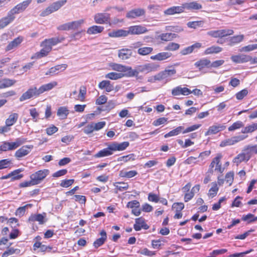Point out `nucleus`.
<instances>
[{
  "label": "nucleus",
  "instance_id": "1",
  "mask_svg": "<svg viewBox=\"0 0 257 257\" xmlns=\"http://www.w3.org/2000/svg\"><path fill=\"white\" fill-rule=\"evenodd\" d=\"M56 81H52L41 86L39 88L35 86L31 87L27 91L24 92L20 97L21 102L31 99L33 97H37L45 91H49L57 85Z\"/></svg>",
  "mask_w": 257,
  "mask_h": 257
},
{
  "label": "nucleus",
  "instance_id": "2",
  "mask_svg": "<svg viewBox=\"0 0 257 257\" xmlns=\"http://www.w3.org/2000/svg\"><path fill=\"white\" fill-rule=\"evenodd\" d=\"M67 2V0H61L53 3L49 7L47 8L43 11L40 16L45 17L49 14L58 11L61 7L64 5Z\"/></svg>",
  "mask_w": 257,
  "mask_h": 257
},
{
  "label": "nucleus",
  "instance_id": "3",
  "mask_svg": "<svg viewBox=\"0 0 257 257\" xmlns=\"http://www.w3.org/2000/svg\"><path fill=\"white\" fill-rule=\"evenodd\" d=\"M49 172V170L47 169L39 170L31 174L30 179H32L35 185L39 184L48 175Z\"/></svg>",
  "mask_w": 257,
  "mask_h": 257
},
{
  "label": "nucleus",
  "instance_id": "4",
  "mask_svg": "<svg viewBox=\"0 0 257 257\" xmlns=\"http://www.w3.org/2000/svg\"><path fill=\"white\" fill-rule=\"evenodd\" d=\"M110 20V14L107 13H98L94 15V22L97 24H107Z\"/></svg>",
  "mask_w": 257,
  "mask_h": 257
},
{
  "label": "nucleus",
  "instance_id": "5",
  "mask_svg": "<svg viewBox=\"0 0 257 257\" xmlns=\"http://www.w3.org/2000/svg\"><path fill=\"white\" fill-rule=\"evenodd\" d=\"M32 0L25 1L21 3L18 4L14 8L11 10L9 12L13 16H15L16 14L22 13L26 10V9L30 4Z\"/></svg>",
  "mask_w": 257,
  "mask_h": 257
},
{
  "label": "nucleus",
  "instance_id": "6",
  "mask_svg": "<svg viewBox=\"0 0 257 257\" xmlns=\"http://www.w3.org/2000/svg\"><path fill=\"white\" fill-rule=\"evenodd\" d=\"M146 11L142 8L134 9L128 11L126 14V17L128 19H133L138 17L145 16Z\"/></svg>",
  "mask_w": 257,
  "mask_h": 257
},
{
  "label": "nucleus",
  "instance_id": "7",
  "mask_svg": "<svg viewBox=\"0 0 257 257\" xmlns=\"http://www.w3.org/2000/svg\"><path fill=\"white\" fill-rule=\"evenodd\" d=\"M155 67L152 64L148 63L144 65L137 66L136 68L137 76L139 73H148L155 70Z\"/></svg>",
  "mask_w": 257,
  "mask_h": 257
},
{
  "label": "nucleus",
  "instance_id": "8",
  "mask_svg": "<svg viewBox=\"0 0 257 257\" xmlns=\"http://www.w3.org/2000/svg\"><path fill=\"white\" fill-rule=\"evenodd\" d=\"M231 61L235 63H244L251 60V56L244 54L232 55L230 58Z\"/></svg>",
  "mask_w": 257,
  "mask_h": 257
},
{
  "label": "nucleus",
  "instance_id": "9",
  "mask_svg": "<svg viewBox=\"0 0 257 257\" xmlns=\"http://www.w3.org/2000/svg\"><path fill=\"white\" fill-rule=\"evenodd\" d=\"M129 145L128 142H123L121 143L114 142L109 145V149L113 151H121L125 150Z\"/></svg>",
  "mask_w": 257,
  "mask_h": 257
},
{
  "label": "nucleus",
  "instance_id": "10",
  "mask_svg": "<svg viewBox=\"0 0 257 257\" xmlns=\"http://www.w3.org/2000/svg\"><path fill=\"white\" fill-rule=\"evenodd\" d=\"M245 139V137L242 136L233 137L230 139H228L222 141L220 143V146L224 147L227 146L233 145L234 144L242 141Z\"/></svg>",
  "mask_w": 257,
  "mask_h": 257
},
{
  "label": "nucleus",
  "instance_id": "11",
  "mask_svg": "<svg viewBox=\"0 0 257 257\" xmlns=\"http://www.w3.org/2000/svg\"><path fill=\"white\" fill-rule=\"evenodd\" d=\"M15 18V16H13L10 12H9L7 16L0 19V30L4 29L12 23Z\"/></svg>",
  "mask_w": 257,
  "mask_h": 257
},
{
  "label": "nucleus",
  "instance_id": "12",
  "mask_svg": "<svg viewBox=\"0 0 257 257\" xmlns=\"http://www.w3.org/2000/svg\"><path fill=\"white\" fill-rule=\"evenodd\" d=\"M191 93V90L187 87H182L180 86H177L172 90V94L173 96H178L180 94L188 95Z\"/></svg>",
  "mask_w": 257,
  "mask_h": 257
},
{
  "label": "nucleus",
  "instance_id": "13",
  "mask_svg": "<svg viewBox=\"0 0 257 257\" xmlns=\"http://www.w3.org/2000/svg\"><path fill=\"white\" fill-rule=\"evenodd\" d=\"M176 73V70L174 68L170 67L166 68L165 70L158 73L160 81L165 79H167L174 75Z\"/></svg>",
  "mask_w": 257,
  "mask_h": 257
},
{
  "label": "nucleus",
  "instance_id": "14",
  "mask_svg": "<svg viewBox=\"0 0 257 257\" xmlns=\"http://www.w3.org/2000/svg\"><path fill=\"white\" fill-rule=\"evenodd\" d=\"M33 148V146L26 145L24 146L18 150L15 153V157L20 158L27 155Z\"/></svg>",
  "mask_w": 257,
  "mask_h": 257
},
{
  "label": "nucleus",
  "instance_id": "15",
  "mask_svg": "<svg viewBox=\"0 0 257 257\" xmlns=\"http://www.w3.org/2000/svg\"><path fill=\"white\" fill-rule=\"evenodd\" d=\"M134 228L136 231H139L142 228L148 229L149 228V226L146 223L144 218L140 217L135 219Z\"/></svg>",
  "mask_w": 257,
  "mask_h": 257
},
{
  "label": "nucleus",
  "instance_id": "16",
  "mask_svg": "<svg viewBox=\"0 0 257 257\" xmlns=\"http://www.w3.org/2000/svg\"><path fill=\"white\" fill-rule=\"evenodd\" d=\"M225 128V125L221 124L212 125L209 127L205 135L207 136L211 134H216L219 132L224 130Z\"/></svg>",
  "mask_w": 257,
  "mask_h": 257
},
{
  "label": "nucleus",
  "instance_id": "17",
  "mask_svg": "<svg viewBox=\"0 0 257 257\" xmlns=\"http://www.w3.org/2000/svg\"><path fill=\"white\" fill-rule=\"evenodd\" d=\"M132 55L133 52L131 49L122 48L118 51V57L123 60L129 59Z\"/></svg>",
  "mask_w": 257,
  "mask_h": 257
},
{
  "label": "nucleus",
  "instance_id": "18",
  "mask_svg": "<svg viewBox=\"0 0 257 257\" xmlns=\"http://www.w3.org/2000/svg\"><path fill=\"white\" fill-rule=\"evenodd\" d=\"M148 31L146 28L141 26H131L128 28V34L139 35L145 33Z\"/></svg>",
  "mask_w": 257,
  "mask_h": 257
},
{
  "label": "nucleus",
  "instance_id": "19",
  "mask_svg": "<svg viewBox=\"0 0 257 257\" xmlns=\"http://www.w3.org/2000/svg\"><path fill=\"white\" fill-rule=\"evenodd\" d=\"M46 214H32L29 218L28 221L30 223L38 221L40 224H43L45 222V218Z\"/></svg>",
  "mask_w": 257,
  "mask_h": 257
},
{
  "label": "nucleus",
  "instance_id": "20",
  "mask_svg": "<svg viewBox=\"0 0 257 257\" xmlns=\"http://www.w3.org/2000/svg\"><path fill=\"white\" fill-rule=\"evenodd\" d=\"M23 41V37L19 36L10 42L6 48V51H11L16 48Z\"/></svg>",
  "mask_w": 257,
  "mask_h": 257
},
{
  "label": "nucleus",
  "instance_id": "21",
  "mask_svg": "<svg viewBox=\"0 0 257 257\" xmlns=\"http://www.w3.org/2000/svg\"><path fill=\"white\" fill-rule=\"evenodd\" d=\"M194 65L199 71H201L205 67H210V61L206 58H202L196 62Z\"/></svg>",
  "mask_w": 257,
  "mask_h": 257
},
{
  "label": "nucleus",
  "instance_id": "22",
  "mask_svg": "<svg viewBox=\"0 0 257 257\" xmlns=\"http://www.w3.org/2000/svg\"><path fill=\"white\" fill-rule=\"evenodd\" d=\"M184 12L183 6H174L168 8L164 11L165 15H173L176 14H180Z\"/></svg>",
  "mask_w": 257,
  "mask_h": 257
},
{
  "label": "nucleus",
  "instance_id": "23",
  "mask_svg": "<svg viewBox=\"0 0 257 257\" xmlns=\"http://www.w3.org/2000/svg\"><path fill=\"white\" fill-rule=\"evenodd\" d=\"M64 40V38L54 37L48 39H45L42 42L43 44L48 45L51 48L57 44L61 43Z\"/></svg>",
  "mask_w": 257,
  "mask_h": 257
},
{
  "label": "nucleus",
  "instance_id": "24",
  "mask_svg": "<svg viewBox=\"0 0 257 257\" xmlns=\"http://www.w3.org/2000/svg\"><path fill=\"white\" fill-rule=\"evenodd\" d=\"M100 234L101 235V237L97 239L93 242V246L95 248H98V247L102 245L105 241L107 238V234L105 230H102L100 231Z\"/></svg>",
  "mask_w": 257,
  "mask_h": 257
},
{
  "label": "nucleus",
  "instance_id": "25",
  "mask_svg": "<svg viewBox=\"0 0 257 257\" xmlns=\"http://www.w3.org/2000/svg\"><path fill=\"white\" fill-rule=\"evenodd\" d=\"M41 46L43 47V48L40 50V52L36 53L37 57L38 58H40L46 56L52 49L48 45L43 44V42L41 43Z\"/></svg>",
  "mask_w": 257,
  "mask_h": 257
},
{
  "label": "nucleus",
  "instance_id": "26",
  "mask_svg": "<svg viewBox=\"0 0 257 257\" xmlns=\"http://www.w3.org/2000/svg\"><path fill=\"white\" fill-rule=\"evenodd\" d=\"M103 26L93 25L88 28L87 33L89 35H95L101 33L104 30Z\"/></svg>",
  "mask_w": 257,
  "mask_h": 257
},
{
  "label": "nucleus",
  "instance_id": "27",
  "mask_svg": "<svg viewBox=\"0 0 257 257\" xmlns=\"http://www.w3.org/2000/svg\"><path fill=\"white\" fill-rule=\"evenodd\" d=\"M244 37L243 35H236L230 37L228 40V45L232 46L241 42L243 40Z\"/></svg>",
  "mask_w": 257,
  "mask_h": 257
},
{
  "label": "nucleus",
  "instance_id": "28",
  "mask_svg": "<svg viewBox=\"0 0 257 257\" xmlns=\"http://www.w3.org/2000/svg\"><path fill=\"white\" fill-rule=\"evenodd\" d=\"M128 32L126 30L122 29L117 30L116 31H113L108 33V36L110 37H126L128 36Z\"/></svg>",
  "mask_w": 257,
  "mask_h": 257
},
{
  "label": "nucleus",
  "instance_id": "29",
  "mask_svg": "<svg viewBox=\"0 0 257 257\" xmlns=\"http://www.w3.org/2000/svg\"><path fill=\"white\" fill-rule=\"evenodd\" d=\"M171 56V53L169 52H161L155 55L152 56L151 59L154 60H164Z\"/></svg>",
  "mask_w": 257,
  "mask_h": 257
},
{
  "label": "nucleus",
  "instance_id": "30",
  "mask_svg": "<svg viewBox=\"0 0 257 257\" xmlns=\"http://www.w3.org/2000/svg\"><path fill=\"white\" fill-rule=\"evenodd\" d=\"M183 7L184 9L187 10H199L201 9L202 7V5L197 3L196 2H193L189 3H185L183 5Z\"/></svg>",
  "mask_w": 257,
  "mask_h": 257
},
{
  "label": "nucleus",
  "instance_id": "31",
  "mask_svg": "<svg viewBox=\"0 0 257 257\" xmlns=\"http://www.w3.org/2000/svg\"><path fill=\"white\" fill-rule=\"evenodd\" d=\"M69 113V110L66 107H60L57 110V114L61 119H65Z\"/></svg>",
  "mask_w": 257,
  "mask_h": 257
},
{
  "label": "nucleus",
  "instance_id": "32",
  "mask_svg": "<svg viewBox=\"0 0 257 257\" xmlns=\"http://www.w3.org/2000/svg\"><path fill=\"white\" fill-rule=\"evenodd\" d=\"M16 81L8 78L3 79L0 80V89L5 88L13 85Z\"/></svg>",
  "mask_w": 257,
  "mask_h": 257
},
{
  "label": "nucleus",
  "instance_id": "33",
  "mask_svg": "<svg viewBox=\"0 0 257 257\" xmlns=\"http://www.w3.org/2000/svg\"><path fill=\"white\" fill-rule=\"evenodd\" d=\"M18 117L19 115L17 113H13L10 114L6 120V124L10 126L13 125L17 122Z\"/></svg>",
  "mask_w": 257,
  "mask_h": 257
},
{
  "label": "nucleus",
  "instance_id": "34",
  "mask_svg": "<svg viewBox=\"0 0 257 257\" xmlns=\"http://www.w3.org/2000/svg\"><path fill=\"white\" fill-rule=\"evenodd\" d=\"M177 37V35L175 33H162L159 36V38L164 41H169L173 40Z\"/></svg>",
  "mask_w": 257,
  "mask_h": 257
},
{
  "label": "nucleus",
  "instance_id": "35",
  "mask_svg": "<svg viewBox=\"0 0 257 257\" xmlns=\"http://www.w3.org/2000/svg\"><path fill=\"white\" fill-rule=\"evenodd\" d=\"M23 171V169L20 168L15 170L14 171L10 173V174L11 177V181L20 180V179H21L23 177V175L20 174V173Z\"/></svg>",
  "mask_w": 257,
  "mask_h": 257
},
{
  "label": "nucleus",
  "instance_id": "36",
  "mask_svg": "<svg viewBox=\"0 0 257 257\" xmlns=\"http://www.w3.org/2000/svg\"><path fill=\"white\" fill-rule=\"evenodd\" d=\"M15 149V147H14V145L13 142H4L2 143V144L0 146V151L6 152L8 151L14 150Z\"/></svg>",
  "mask_w": 257,
  "mask_h": 257
},
{
  "label": "nucleus",
  "instance_id": "37",
  "mask_svg": "<svg viewBox=\"0 0 257 257\" xmlns=\"http://www.w3.org/2000/svg\"><path fill=\"white\" fill-rule=\"evenodd\" d=\"M112 150L109 149V146L107 148L104 149L99 151L97 154L95 155L96 158H100L105 156H108L112 154Z\"/></svg>",
  "mask_w": 257,
  "mask_h": 257
},
{
  "label": "nucleus",
  "instance_id": "38",
  "mask_svg": "<svg viewBox=\"0 0 257 257\" xmlns=\"http://www.w3.org/2000/svg\"><path fill=\"white\" fill-rule=\"evenodd\" d=\"M184 126H179L177 127H176L175 129L173 130L172 131H170L168 133L166 134L164 137L165 138H168L170 137L175 136L179 135L180 133L182 132L184 130Z\"/></svg>",
  "mask_w": 257,
  "mask_h": 257
},
{
  "label": "nucleus",
  "instance_id": "39",
  "mask_svg": "<svg viewBox=\"0 0 257 257\" xmlns=\"http://www.w3.org/2000/svg\"><path fill=\"white\" fill-rule=\"evenodd\" d=\"M222 48L216 46H212L207 48L204 51L205 55L212 54L214 53H218L222 51Z\"/></svg>",
  "mask_w": 257,
  "mask_h": 257
},
{
  "label": "nucleus",
  "instance_id": "40",
  "mask_svg": "<svg viewBox=\"0 0 257 257\" xmlns=\"http://www.w3.org/2000/svg\"><path fill=\"white\" fill-rule=\"evenodd\" d=\"M125 71H122V72H123V77H134V76H137L136 74V70H133L131 67L129 66H125V69H124Z\"/></svg>",
  "mask_w": 257,
  "mask_h": 257
},
{
  "label": "nucleus",
  "instance_id": "41",
  "mask_svg": "<svg viewBox=\"0 0 257 257\" xmlns=\"http://www.w3.org/2000/svg\"><path fill=\"white\" fill-rule=\"evenodd\" d=\"M21 252L20 249L18 248H14L13 247H11L8 248L3 254L2 257H8L11 255L13 254H19Z\"/></svg>",
  "mask_w": 257,
  "mask_h": 257
},
{
  "label": "nucleus",
  "instance_id": "42",
  "mask_svg": "<svg viewBox=\"0 0 257 257\" xmlns=\"http://www.w3.org/2000/svg\"><path fill=\"white\" fill-rule=\"evenodd\" d=\"M153 51V48L150 47H141L138 49V53L140 55L145 56L151 54Z\"/></svg>",
  "mask_w": 257,
  "mask_h": 257
},
{
  "label": "nucleus",
  "instance_id": "43",
  "mask_svg": "<svg viewBox=\"0 0 257 257\" xmlns=\"http://www.w3.org/2000/svg\"><path fill=\"white\" fill-rule=\"evenodd\" d=\"M105 77L111 80H117L123 77V75L122 73L110 72L106 74Z\"/></svg>",
  "mask_w": 257,
  "mask_h": 257
},
{
  "label": "nucleus",
  "instance_id": "44",
  "mask_svg": "<svg viewBox=\"0 0 257 257\" xmlns=\"http://www.w3.org/2000/svg\"><path fill=\"white\" fill-rule=\"evenodd\" d=\"M115 103L112 101H109L106 103L105 106H102L101 108L98 107V109L101 111H109L115 107Z\"/></svg>",
  "mask_w": 257,
  "mask_h": 257
},
{
  "label": "nucleus",
  "instance_id": "45",
  "mask_svg": "<svg viewBox=\"0 0 257 257\" xmlns=\"http://www.w3.org/2000/svg\"><path fill=\"white\" fill-rule=\"evenodd\" d=\"M137 174L138 172L135 170H132L128 172L121 171L120 173V176L122 177L131 178Z\"/></svg>",
  "mask_w": 257,
  "mask_h": 257
},
{
  "label": "nucleus",
  "instance_id": "46",
  "mask_svg": "<svg viewBox=\"0 0 257 257\" xmlns=\"http://www.w3.org/2000/svg\"><path fill=\"white\" fill-rule=\"evenodd\" d=\"M257 130V123H253L245 127L241 131V133L243 134L250 133Z\"/></svg>",
  "mask_w": 257,
  "mask_h": 257
},
{
  "label": "nucleus",
  "instance_id": "47",
  "mask_svg": "<svg viewBox=\"0 0 257 257\" xmlns=\"http://www.w3.org/2000/svg\"><path fill=\"white\" fill-rule=\"evenodd\" d=\"M84 23L83 19L70 22L71 30H75L79 28Z\"/></svg>",
  "mask_w": 257,
  "mask_h": 257
},
{
  "label": "nucleus",
  "instance_id": "48",
  "mask_svg": "<svg viewBox=\"0 0 257 257\" xmlns=\"http://www.w3.org/2000/svg\"><path fill=\"white\" fill-rule=\"evenodd\" d=\"M222 157V156L221 154H218L216 157V165L215 169V171H217L221 173H222L224 171V168H222L221 164L220 163V159Z\"/></svg>",
  "mask_w": 257,
  "mask_h": 257
},
{
  "label": "nucleus",
  "instance_id": "49",
  "mask_svg": "<svg viewBox=\"0 0 257 257\" xmlns=\"http://www.w3.org/2000/svg\"><path fill=\"white\" fill-rule=\"evenodd\" d=\"M114 186L120 191L126 190L128 188V185L124 182H115Z\"/></svg>",
  "mask_w": 257,
  "mask_h": 257
},
{
  "label": "nucleus",
  "instance_id": "50",
  "mask_svg": "<svg viewBox=\"0 0 257 257\" xmlns=\"http://www.w3.org/2000/svg\"><path fill=\"white\" fill-rule=\"evenodd\" d=\"M243 161H247V158L244 153L238 154L234 159L233 162L236 163L237 165Z\"/></svg>",
  "mask_w": 257,
  "mask_h": 257
},
{
  "label": "nucleus",
  "instance_id": "51",
  "mask_svg": "<svg viewBox=\"0 0 257 257\" xmlns=\"http://www.w3.org/2000/svg\"><path fill=\"white\" fill-rule=\"evenodd\" d=\"M180 47V45L178 43L171 42L169 43L165 47V50L175 51L178 50Z\"/></svg>",
  "mask_w": 257,
  "mask_h": 257
},
{
  "label": "nucleus",
  "instance_id": "52",
  "mask_svg": "<svg viewBox=\"0 0 257 257\" xmlns=\"http://www.w3.org/2000/svg\"><path fill=\"white\" fill-rule=\"evenodd\" d=\"M257 49V44L248 45L239 49L240 52H249Z\"/></svg>",
  "mask_w": 257,
  "mask_h": 257
},
{
  "label": "nucleus",
  "instance_id": "53",
  "mask_svg": "<svg viewBox=\"0 0 257 257\" xmlns=\"http://www.w3.org/2000/svg\"><path fill=\"white\" fill-rule=\"evenodd\" d=\"M220 38H222L227 36L231 35L233 34L234 31L231 29H222L219 30Z\"/></svg>",
  "mask_w": 257,
  "mask_h": 257
},
{
  "label": "nucleus",
  "instance_id": "54",
  "mask_svg": "<svg viewBox=\"0 0 257 257\" xmlns=\"http://www.w3.org/2000/svg\"><path fill=\"white\" fill-rule=\"evenodd\" d=\"M242 126H243V122L241 121H237L233 123L230 126L228 127V131H233Z\"/></svg>",
  "mask_w": 257,
  "mask_h": 257
},
{
  "label": "nucleus",
  "instance_id": "55",
  "mask_svg": "<svg viewBox=\"0 0 257 257\" xmlns=\"http://www.w3.org/2000/svg\"><path fill=\"white\" fill-rule=\"evenodd\" d=\"M138 253L147 256H152L156 254V251L149 250L147 248H144L138 251Z\"/></svg>",
  "mask_w": 257,
  "mask_h": 257
},
{
  "label": "nucleus",
  "instance_id": "56",
  "mask_svg": "<svg viewBox=\"0 0 257 257\" xmlns=\"http://www.w3.org/2000/svg\"><path fill=\"white\" fill-rule=\"evenodd\" d=\"M111 68L115 71H117L118 72H122V71H125L124 69H125V66L122 65L121 64H117V63H112L110 65Z\"/></svg>",
  "mask_w": 257,
  "mask_h": 257
},
{
  "label": "nucleus",
  "instance_id": "57",
  "mask_svg": "<svg viewBox=\"0 0 257 257\" xmlns=\"http://www.w3.org/2000/svg\"><path fill=\"white\" fill-rule=\"evenodd\" d=\"M218 188L217 184L214 183L213 184L212 187L209 190V195L212 197H214L217 193Z\"/></svg>",
  "mask_w": 257,
  "mask_h": 257
},
{
  "label": "nucleus",
  "instance_id": "58",
  "mask_svg": "<svg viewBox=\"0 0 257 257\" xmlns=\"http://www.w3.org/2000/svg\"><path fill=\"white\" fill-rule=\"evenodd\" d=\"M26 142V139L23 138H19L16 139L15 142H13L15 149H16L19 146Z\"/></svg>",
  "mask_w": 257,
  "mask_h": 257
},
{
  "label": "nucleus",
  "instance_id": "59",
  "mask_svg": "<svg viewBox=\"0 0 257 257\" xmlns=\"http://www.w3.org/2000/svg\"><path fill=\"white\" fill-rule=\"evenodd\" d=\"M28 206H30V204H27L25 206L18 208L16 210V215L20 217L24 215L25 213L26 208Z\"/></svg>",
  "mask_w": 257,
  "mask_h": 257
},
{
  "label": "nucleus",
  "instance_id": "60",
  "mask_svg": "<svg viewBox=\"0 0 257 257\" xmlns=\"http://www.w3.org/2000/svg\"><path fill=\"white\" fill-rule=\"evenodd\" d=\"M168 118L166 117H160L153 122V125L154 126H159L161 124H165L167 122Z\"/></svg>",
  "mask_w": 257,
  "mask_h": 257
},
{
  "label": "nucleus",
  "instance_id": "61",
  "mask_svg": "<svg viewBox=\"0 0 257 257\" xmlns=\"http://www.w3.org/2000/svg\"><path fill=\"white\" fill-rule=\"evenodd\" d=\"M74 182V179L63 180L61 181L60 186L62 187L67 188L71 186Z\"/></svg>",
  "mask_w": 257,
  "mask_h": 257
},
{
  "label": "nucleus",
  "instance_id": "62",
  "mask_svg": "<svg viewBox=\"0 0 257 257\" xmlns=\"http://www.w3.org/2000/svg\"><path fill=\"white\" fill-rule=\"evenodd\" d=\"M248 94V90L244 89L236 94V97L238 100L242 99Z\"/></svg>",
  "mask_w": 257,
  "mask_h": 257
},
{
  "label": "nucleus",
  "instance_id": "63",
  "mask_svg": "<svg viewBox=\"0 0 257 257\" xmlns=\"http://www.w3.org/2000/svg\"><path fill=\"white\" fill-rule=\"evenodd\" d=\"M31 116L32 117L33 120L35 122H37L39 114L37 111L36 108H33L29 110Z\"/></svg>",
  "mask_w": 257,
  "mask_h": 257
},
{
  "label": "nucleus",
  "instance_id": "64",
  "mask_svg": "<svg viewBox=\"0 0 257 257\" xmlns=\"http://www.w3.org/2000/svg\"><path fill=\"white\" fill-rule=\"evenodd\" d=\"M11 164V160L8 159L0 161V170L8 168Z\"/></svg>",
  "mask_w": 257,
  "mask_h": 257
}]
</instances>
